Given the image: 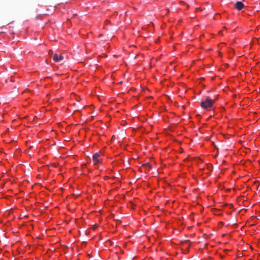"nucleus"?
Masks as SVG:
<instances>
[{"label": "nucleus", "instance_id": "f257e3e1", "mask_svg": "<svg viewBox=\"0 0 260 260\" xmlns=\"http://www.w3.org/2000/svg\"><path fill=\"white\" fill-rule=\"evenodd\" d=\"M214 101V100L210 99L209 97H208L205 101L201 102L200 104L201 107L204 109H207L212 107Z\"/></svg>", "mask_w": 260, "mask_h": 260}, {"label": "nucleus", "instance_id": "f03ea898", "mask_svg": "<svg viewBox=\"0 0 260 260\" xmlns=\"http://www.w3.org/2000/svg\"><path fill=\"white\" fill-rule=\"evenodd\" d=\"M63 59V56L62 54H58L57 53H55L54 54L53 56V60L55 62H58L59 61L62 60Z\"/></svg>", "mask_w": 260, "mask_h": 260}, {"label": "nucleus", "instance_id": "7ed1b4c3", "mask_svg": "<svg viewBox=\"0 0 260 260\" xmlns=\"http://www.w3.org/2000/svg\"><path fill=\"white\" fill-rule=\"evenodd\" d=\"M244 7V4L240 1L237 2L235 4V8L239 11L241 10Z\"/></svg>", "mask_w": 260, "mask_h": 260}, {"label": "nucleus", "instance_id": "20e7f679", "mask_svg": "<svg viewBox=\"0 0 260 260\" xmlns=\"http://www.w3.org/2000/svg\"><path fill=\"white\" fill-rule=\"evenodd\" d=\"M100 154L99 153H95L93 155L92 158L95 163H99L100 162L99 157H100Z\"/></svg>", "mask_w": 260, "mask_h": 260}, {"label": "nucleus", "instance_id": "39448f33", "mask_svg": "<svg viewBox=\"0 0 260 260\" xmlns=\"http://www.w3.org/2000/svg\"><path fill=\"white\" fill-rule=\"evenodd\" d=\"M144 166L145 167H146V168H148V169H151V166L150 164H148V163H146V164H145L144 165Z\"/></svg>", "mask_w": 260, "mask_h": 260}]
</instances>
